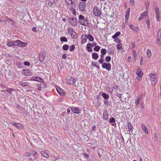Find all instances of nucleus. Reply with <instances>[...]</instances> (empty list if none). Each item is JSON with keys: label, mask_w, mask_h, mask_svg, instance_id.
Here are the masks:
<instances>
[{"label": "nucleus", "mask_w": 161, "mask_h": 161, "mask_svg": "<svg viewBox=\"0 0 161 161\" xmlns=\"http://www.w3.org/2000/svg\"><path fill=\"white\" fill-rule=\"evenodd\" d=\"M78 21L81 25L85 26H88L89 24L87 19L85 18L84 16L82 15H79Z\"/></svg>", "instance_id": "1"}, {"label": "nucleus", "mask_w": 161, "mask_h": 161, "mask_svg": "<svg viewBox=\"0 0 161 161\" xmlns=\"http://www.w3.org/2000/svg\"><path fill=\"white\" fill-rule=\"evenodd\" d=\"M151 84L153 86H155L158 80L157 76L156 75L153 74H150L149 75Z\"/></svg>", "instance_id": "2"}, {"label": "nucleus", "mask_w": 161, "mask_h": 161, "mask_svg": "<svg viewBox=\"0 0 161 161\" xmlns=\"http://www.w3.org/2000/svg\"><path fill=\"white\" fill-rule=\"evenodd\" d=\"M67 30L68 32L71 35V37L74 39H75L77 37V35L75 31L73 28L70 27H68Z\"/></svg>", "instance_id": "3"}, {"label": "nucleus", "mask_w": 161, "mask_h": 161, "mask_svg": "<svg viewBox=\"0 0 161 161\" xmlns=\"http://www.w3.org/2000/svg\"><path fill=\"white\" fill-rule=\"evenodd\" d=\"M46 55V53L44 51H41L38 57L39 60L41 62H42L45 57Z\"/></svg>", "instance_id": "4"}, {"label": "nucleus", "mask_w": 161, "mask_h": 161, "mask_svg": "<svg viewBox=\"0 0 161 161\" xmlns=\"http://www.w3.org/2000/svg\"><path fill=\"white\" fill-rule=\"evenodd\" d=\"M86 6V3L85 2H80L79 4V9L81 11L85 10Z\"/></svg>", "instance_id": "5"}, {"label": "nucleus", "mask_w": 161, "mask_h": 161, "mask_svg": "<svg viewBox=\"0 0 161 161\" xmlns=\"http://www.w3.org/2000/svg\"><path fill=\"white\" fill-rule=\"evenodd\" d=\"M69 22L73 26H75L77 24V19L75 17L69 18Z\"/></svg>", "instance_id": "6"}, {"label": "nucleus", "mask_w": 161, "mask_h": 161, "mask_svg": "<svg viewBox=\"0 0 161 161\" xmlns=\"http://www.w3.org/2000/svg\"><path fill=\"white\" fill-rule=\"evenodd\" d=\"M102 66L103 68L105 69L108 71L110 70L111 68V65L110 63H104Z\"/></svg>", "instance_id": "7"}, {"label": "nucleus", "mask_w": 161, "mask_h": 161, "mask_svg": "<svg viewBox=\"0 0 161 161\" xmlns=\"http://www.w3.org/2000/svg\"><path fill=\"white\" fill-rule=\"evenodd\" d=\"M93 11L94 15L96 16H99L101 14V12L99 8L97 6L94 7Z\"/></svg>", "instance_id": "8"}, {"label": "nucleus", "mask_w": 161, "mask_h": 161, "mask_svg": "<svg viewBox=\"0 0 161 161\" xmlns=\"http://www.w3.org/2000/svg\"><path fill=\"white\" fill-rule=\"evenodd\" d=\"M155 12L156 20L157 21H159L160 19V14L159 8L158 7H156L155 8Z\"/></svg>", "instance_id": "9"}, {"label": "nucleus", "mask_w": 161, "mask_h": 161, "mask_svg": "<svg viewBox=\"0 0 161 161\" xmlns=\"http://www.w3.org/2000/svg\"><path fill=\"white\" fill-rule=\"evenodd\" d=\"M66 3L67 4V7L69 8L74 7L75 5L74 2H72V0H65Z\"/></svg>", "instance_id": "10"}, {"label": "nucleus", "mask_w": 161, "mask_h": 161, "mask_svg": "<svg viewBox=\"0 0 161 161\" xmlns=\"http://www.w3.org/2000/svg\"><path fill=\"white\" fill-rule=\"evenodd\" d=\"M157 37V44L160 45H161V29H159L158 31Z\"/></svg>", "instance_id": "11"}, {"label": "nucleus", "mask_w": 161, "mask_h": 161, "mask_svg": "<svg viewBox=\"0 0 161 161\" xmlns=\"http://www.w3.org/2000/svg\"><path fill=\"white\" fill-rule=\"evenodd\" d=\"M75 82V79L73 77H69L67 80L66 82L68 84L72 85Z\"/></svg>", "instance_id": "12"}, {"label": "nucleus", "mask_w": 161, "mask_h": 161, "mask_svg": "<svg viewBox=\"0 0 161 161\" xmlns=\"http://www.w3.org/2000/svg\"><path fill=\"white\" fill-rule=\"evenodd\" d=\"M109 116V114L108 111L106 109L104 110L103 115V119L105 120H107L108 119Z\"/></svg>", "instance_id": "13"}, {"label": "nucleus", "mask_w": 161, "mask_h": 161, "mask_svg": "<svg viewBox=\"0 0 161 161\" xmlns=\"http://www.w3.org/2000/svg\"><path fill=\"white\" fill-rule=\"evenodd\" d=\"M22 73L27 76H30L31 75V71L27 69H23L22 71Z\"/></svg>", "instance_id": "14"}, {"label": "nucleus", "mask_w": 161, "mask_h": 161, "mask_svg": "<svg viewBox=\"0 0 161 161\" xmlns=\"http://www.w3.org/2000/svg\"><path fill=\"white\" fill-rule=\"evenodd\" d=\"M130 12V8H128L125 12V22H128Z\"/></svg>", "instance_id": "15"}, {"label": "nucleus", "mask_w": 161, "mask_h": 161, "mask_svg": "<svg viewBox=\"0 0 161 161\" xmlns=\"http://www.w3.org/2000/svg\"><path fill=\"white\" fill-rule=\"evenodd\" d=\"M148 11L147 10H146L143 13H141L140 14V16L138 18L139 21H141L142 19L144 18L146 16L147 14Z\"/></svg>", "instance_id": "16"}, {"label": "nucleus", "mask_w": 161, "mask_h": 161, "mask_svg": "<svg viewBox=\"0 0 161 161\" xmlns=\"http://www.w3.org/2000/svg\"><path fill=\"white\" fill-rule=\"evenodd\" d=\"M15 46L16 45L17 46L22 47L25 46V43L23 42H21L19 40H17L15 41Z\"/></svg>", "instance_id": "17"}, {"label": "nucleus", "mask_w": 161, "mask_h": 161, "mask_svg": "<svg viewBox=\"0 0 161 161\" xmlns=\"http://www.w3.org/2000/svg\"><path fill=\"white\" fill-rule=\"evenodd\" d=\"M143 96V93H141L140 95L139 96L137 100L136 101L135 103L136 104V106L138 107L139 106V105L140 103V102Z\"/></svg>", "instance_id": "18"}, {"label": "nucleus", "mask_w": 161, "mask_h": 161, "mask_svg": "<svg viewBox=\"0 0 161 161\" xmlns=\"http://www.w3.org/2000/svg\"><path fill=\"white\" fill-rule=\"evenodd\" d=\"M71 111L75 113L79 114L80 113V111L79 108L77 107H71Z\"/></svg>", "instance_id": "19"}, {"label": "nucleus", "mask_w": 161, "mask_h": 161, "mask_svg": "<svg viewBox=\"0 0 161 161\" xmlns=\"http://www.w3.org/2000/svg\"><path fill=\"white\" fill-rule=\"evenodd\" d=\"M32 80L39 81L42 83L43 81V79L39 77L34 76L32 77Z\"/></svg>", "instance_id": "20"}, {"label": "nucleus", "mask_w": 161, "mask_h": 161, "mask_svg": "<svg viewBox=\"0 0 161 161\" xmlns=\"http://www.w3.org/2000/svg\"><path fill=\"white\" fill-rule=\"evenodd\" d=\"M141 127L144 132L146 134H148V131L147 128L144 124L142 123L141 124Z\"/></svg>", "instance_id": "21"}, {"label": "nucleus", "mask_w": 161, "mask_h": 161, "mask_svg": "<svg viewBox=\"0 0 161 161\" xmlns=\"http://www.w3.org/2000/svg\"><path fill=\"white\" fill-rule=\"evenodd\" d=\"M56 90L58 93L61 96H64L65 95V93L64 91L59 87L56 88Z\"/></svg>", "instance_id": "22"}, {"label": "nucleus", "mask_w": 161, "mask_h": 161, "mask_svg": "<svg viewBox=\"0 0 161 161\" xmlns=\"http://www.w3.org/2000/svg\"><path fill=\"white\" fill-rule=\"evenodd\" d=\"M81 38L82 39V43L84 44L86 43L87 40V36L86 34L83 35L82 37Z\"/></svg>", "instance_id": "23"}, {"label": "nucleus", "mask_w": 161, "mask_h": 161, "mask_svg": "<svg viewBox=\"0 0 161 161\" xmlns=\"http://www.w3.org/2000/svg\"><path fill=\"white\" fill-rule=\"evenodd\" d=\"M41 154L44 157L48 158H49V156L48 154L44 151H42L41 152Z\"/></svg>", "instance_id": "24"}, {"label": "nucleus", "mask_w": 161, "mask_h": 161, "mask_svg": "<svg viewBox=\"0 0 161 161\" xmlns=\"http://www.w3.org/2000/svg\"><path fill=\"white\" fill-rule=\"evenodd\" d=\"M87 38L90 42H93L94 41L93 37L90 34H88L87 35Z\"/></svg>", "instance_id": "25"}, {"label": "nucleus", "mask_w": 161, "mask_h": 161, "mask_svg": "<svg viewBox=\"0 0 161 161\" xmlns=\"http://www.w3.org/2000/svg\"><path fill=\"white\" fill-rule=\"evenodd\" d=\"M147 56L148 58H150L152 56V53L151 50L149 49H147Z\"/></svg>", "instance_id": "26"}, {"label": "nucleus", "mask_w": 161, "mask_h": 161, "mask_svg": "<svg viewBox=\"0 0 161 161\" xmlns=\"http://www.w3.org/2000/svg\"><path fill=\"white\" fill-rule=\"evenodd\" d=\"M136 74L137 75H143V73H142V70L140 69H138L136 71Z\"/></svg>", "instance_id": "27"}, {"label": "nucleus", "mask_w": 161, "mask_h": 161, "mask_svg": "<svg viewBox=\"0 0 161 161\" xmlns=\"http://www.w3.org/2000/svg\"><path fill=\"white\" fill-rule=\"evenodd\" d=\"M92 57L94 59L96 60L98 58V55L97 53H92Z\"/></svg>", "instance_id": "28"}, {"label": "nucleus", "mask_w": 161, "mask_h": 161, "mask_svg": "<svg viewBox=\"0 0 161 161\" xmlns=\"http://www.w3.org/2000/svg\"><path fill=\"white\" fill-rule=\"evenodd\" d=\"M7 45L9 47H12L13 46H15V41L13 42L9 41Z\"/></svg>", "instance_id": "29"}, {"label": "nucleus", "mask_w": 161, "mask_h": 161, "mask_svg": "<svg viewBox=\"0 0 161 161\" xmlns=\"http://www.w3.org/2000/svg\"><path fill=\"white\" fill-rule=\"evenodd\" d=\"M128 126L129 131H132L133 130V126H132L131 124L130 123H128Z\"/></svg>", "instance_id": "30"}, {"label": "nucleus", "mask_w": 161, "mask_h": 161, "mask_svg": "<svg viewBox=\"0 0 161 161\" xmlns=\"http://www.w3.org/2000/svg\"><path fill=\"white\" fill-rule=\"evenodd\" d=\"M11 124L13 125L16 126V127L19 128L21 126V124L19 123H16L14 122H12Z\"/></svg>", "instance_id": "31"}, {"label": "nucleus", "mask_w": 161, "mask_h": 161, "mask_svg": "<svg viewBox=\"0 0 161 161\" xmlns=\"http://www.w3.org/2000/svg\"><path fill=\"white\" fill-rule=\"evenodd\" d=\"M108 52L109 54H113L114 51L113 49L111 48H108Z\"/></svg>", "instance_id": "32"}, {"label": "nucleus", "mask_w": 161, "mask_h": 161, "mask_svg": "<svg viewBox=\"0 0 161 161\" xmlns=\"http://www.w3.org/2000/svg\"><path fill=\"white\" fill-rule=\"evenodd\" d=\"M102 97L105 99H108L109 97L108 95L107 94L105 93H103L102 94Z\"/></svg>", "instance_id": "33"}, {"label": "nucleus", "mask_w": 161, "mask_h": 161, "mask_svg": "<svg viewBox=\"0 0 161 161\" xmlns=\"http://www.w3.org/2000/svg\"><path fill=\"white\" fill-rule=\"evenodd\" d=\"M120 34V32H117L112 36V37L114 39L117 38Z\"/></svg>", "instance_id": "34"}, {"label": "nucleus", "mask_w": 161, "mask_h": 161, "mask_svg": "<svg viewBox=\"0 0 161 161\" xmlns=\"http://www.w3.org/2000/svg\"><path fill=\"white\" fill-rule=\"evenodd\" d=\"M122 45L121 43H118L117 44L116 46L117 49L118 50H119L122 48Z\"/></svg>", "instance_id": "35"}, {"label": "nucleus", "mask_w": 161, "mask_h": 161, "mask_svg": "<svg viewBox=\"0 0 161 161\" xmlns=\"http://www.w3.org/2000/svg\"><path fill=\"white\" fill-rule=\"evenodd\" d=\"M63 49L64 50H67L69 49V46L67 44H65L62 47Z\"/></svg>", "instance_id": "36"}, {"label": "nucleus", "mask_w": 161, "mask_h": 161, "mask_svg": "<svg viewBox=\"0 0 161 161\" xmlns=\"http://www.w3.org/2000/svg\"><path fill=\"white\" fill-rule=\"evenodd\" d=\"M69 9L71 11H72V14L73 15H75L76 14V10L74 8V7H71V8H70Z\"/></svg>", "instance_id": "37"}, {"label": "nucleus", "mask_w": 161, "mask_h": 161, "mask_svg": "<svg viewBox=\"0 0 161 161\" xmlns=\"http://www.w3.org/2000/svg\"><path fill=\"white\" fill-rule=\"evenodd\" d=\"M101 53L103 55H105L107 53V50L104 48L102 49L101 50Z\"/></svg>", "instance_id": "38"}, {"label": "nucleus", "mask_w": 161, "mask_h": 161, "mask_svg": "<svg viewBox=\"0 0 161 161\" xmlns=\"http://www.w3.org/2000/svg\"><path fill=\"white\" fill-rule=\"evenodd\" d=\"M109 122V123H110L115 122V119L113 117H111V118H110Z\"/></svg>", "instance_id": "39"}, {"label": "nucleus", "mask_w": 161, "mask_h": 161, "mask_svg": "<svg viewBox=\"0 0 161 161\" xmlns=\"http://www.w3.org/2000/svg\"><path fill=\"white\" fill-rule=\"evenodd\" d=\"M100 49V47L99 46H96L94 48L93 50L96 52L98 51Z\"/></svg>", "instance_id": "40"}, {"label": "nucleus", "mask_w": 161, "mask_h": 161, "mask_svg": "<svg viewBox=\"0 0 161 161\" xmlns=\"http://www.w3.org/2000/svg\"><path fill=\"white\" fill-rule=\"evenodd\" d=\"M111 60V57L109 56H107L105 59L106 62H109Z\"/></svg>", "instance_id": "41"}, {"label": "nucleus", "mask_w": 161, "mask_h": 161, "mask_svg": "<svg viewBox=\"0 0 161 161\" xmlns=\"http://www.w3.org/2000/svg\"><path fill=\"white\" fill-rule=\"evenodd\" d=\"M60 41L61 42H67V39L65 37H61L60 39Z\"/></svg>", "instance_id": "42"}, {"label": "nucleus", "mask_w": 161, "mask_h": 161, "mask_svg": "<svg viewBox=\"0 0 161 161\" xmlns=\"http://www.w3.org/2000/svg\"><path fill=\"white\" fill-rule=\"evenodd\" d=\"M139 28L138 27H134L132 30L134 32H137L139 30Z\"/></svg>", "instance_id": "43"}, {"label": "nucleus", "mask_w": 161, "mask_h": 161, "mask_svg": "<svg viewBox=\"0 0 161 161\" xmlns=\"http://www.w3.org/2000/svg\"><path fill=\"white\" fill-rule=\"evenodd\" d=\"M2 19L3 20V22H5L7 21L8 20L10 19L7 17H2Z\"/></svg>", "instance_id": "44"}, {"label": "nucleus", "mask_w": 161, "mask_h": 161, "mask_svg": "<svg viewBox=\"0 0 161 161\" xmlns=\"http://www.w3.org/2000/svg\"><path fill=\"white\" fill-rule=\"evenodd\" d=\"M20 84L23 86H26L28 85V83L26 81L21 82L20 83Z\"/></svg>", "instance_id": "45"}, {"label": "nucleus", "mask_w": 161, "mask_h": 161, "mask_svg": "<svg viewBox=\"0 0 161 161\" xmlns=\"http://www.w3.org/2000/svg\"><path fill=\"white\" fill-rule=\"evenodd\" d=\"M146 23L147 25V27L148 29H149L150 28V21L149 20H147L146 22Z\"/></svg>", "instance_id": "46"}, {"label": "nucleus", "mask_w": 161, "mask_h": 161, "mask_svg": "<svg viewBox=\"0 0 161 161\" xmlns=\"http://www.w3.org/2000/svg\"><path fill=\"white\" fill-rule=\"evenodd\" d=\"M75 48V46L74 45H72L71 46H70L69 47V50L71 52H72L73 51L74 49Z\"/></svg>", "instance_id": "47"}, {"label": "nucleus", "mask_w": 161, "mask_h": 161, "mask_svg": "<svg viewBox=\"0 0 161 161\" xmlns=\"http://www.w3.org/2000/svg\"><path fill=\"white\" fill-rule=\"evenodd\" d=\"M114 41L115 42L118 43H120L121 42V40L118 38H115Z\"/></svg>", "instance_id": "48"}, {"label": "nucleus", "mask_w": 161, "mask_h": 161, "mask_svg": "<svg viewBox=\"0 0 161 161\" xmlns=\"http://www.w3.org/2000/svg\"><path fill=\"white\" fill-rule=\"evenodd\" d=\"M86 50L89 52H91L92 51V50L91 47H86Z\"/></svg>", "instance_id": "49"}, {"label": "nucleus", "mask_w": 161, "mask_h": 161, "mask_svg": "<svg viewBox=\"0 0 161 161\" xmlns=\"http://www.w3.org/2000/svg\"><path fill=\"white\" fill-rule=\"evenodd\" d=\"M133 56H134V58H135L137 56V54L136 52V51L135 50H133Z\"/></svg>", "instance_id": "50"}, {"label": "nucleus", "mask_w": 161, "mask_h": 161, "mask_svg": "<svg viewBox=\"0 0 161 161\" xmlns=\"http://www.w3.org/2000/svg\"><path fill=\"white\" fill-rule=\"evenodd\" d=\"M24 64L26 66H30V63L28 61H25L24 62Z\"/></svg>", "instance_id": "51"}, {"label": "nucleus", "mask_w": 161, "mask_h": 161, "mask_svg": "<svg viewBox=\"0 0 161 161\" xmlns=\"http://www.w3.org/2000/svg\"><path fill=\"white\" fill-rule=\"evenodd\" d=\"M104 59H102L100 58L98 60V62L99 64H103Z\"/></svg>", "instance_id": "52"}, {"label": "nucleus", "mask_w": 161, "mask_h": 161, "mask_svg": "<svg viewBox=\"0 0 161 161\" xmlns=\"http://www.w3.org/2000/svg\"><path fill=\"white\" fill-rule=\"evenodd\" d=\"M143 57H141L140 58V64L141 65H142L143 64Z\"/></svg>", "instance_id": "53"}, {"label": "nucleus", "mask_w": 161, "mask_h": 161, "mask_svg": "<svg viewBox=\"0 0 161 161\" xmlns=\"http://www.w3.org/2000/svg\"><path fill=\"white\" fill-rule=\"evenodd\" d=\"M16 63L18 66V67L19 68H20L21 67V66L22 64V63L20 62H17Z\"/></svg>", "instance_id": "54"}, {"label": "nucleus", "mask_w": 161, "mask_h": 161, "mask_svg": "<svg viewBox=\"0 0 161 161\" xmlns=\"http://www.w3.org/2000/svg\"><path fill=\"white\" fill-rule=\"evenodd\" d=\"M17 108L19 110H21L22 109V106L20 105H17Z\"/></svg>", "instance_id": "55"}, {"label": "nucleus", "mask_w": 161, "mask_h": 161, "mask_svg": "<svg viewBox=\"0 0 161 161\" xmlns=\"http://www.w3.org/2000/svg\"><path fill=\"white\" fill-rule=\"evenodd\" d=\"M130 4L132 5H133L135 4V1L134 0H130Z\"/></svg>", "instance_id": "56"}, {"label": "nucleus", "mask_w": 161, "mask_h": 161, "mask_svg": "<svg viewBox=\"0 0 161 161\" xmlns=\"http://www.w3.org/2000/svg\"><path fill=\"white\" fill-rule=\"evenodd\" d=\"M94 65L96 67H97L98 68H99V65L97 63H96L94 64Z\"/></svg>", "instance_id": "57"}, {"label": "nucleus", "mask_w": 161, "mask_h": 161, "mask_svg": "<svg viewBox=\"0 0 161 161\" xmlns=\"http://www.w3.org/2000/svg\"><path fill=\"white\" fill-rule=\"evenodd\" d=\"M149 3H148L146 4V10H147L148 11V8H149Z\"/></svg>", "instance_id": "58"}, {"label": "nucleus", "mask_w": 161, "mask_h": 161, "mask_svg": "<svg viewBox=\"0 0 161 161\" xmlns=\"http://www.w3.org/2000/svg\"><path fill=\"white\" fill-rule=\"evenodd\" d=\"M96 126H95V125L93 126L92 127V131H96Z\"/></svg>", "instance_id": "59"}, {"label": "nucleus", "mask_w": 161, "mask_h": 161, "mask_svg": "<svg viewBox=\"0 0 161 161\" xmlns=\"http://www.w3.org/2000/svg\"><path fill=\"white\" fill-rule=\"evenodd\" d=\"M129 26L130 27V28L132 30L133 29V28L134 27L133 25L130 24H129Z\"/></svg>", "instance_id": "60"}, {"label": "nucleus", "mask_w": 161, "mask_h": 161, "mask_svg": "<svg viewBox=\"0 0 161 161\" xmlns=\"http://www.w3.org/2000/svg\"><path fill=\"white\" fill-rule=\"evenodd\" d=\"M142 75H137V76L136 77V79L138 80H141L142 78Z\"/></svg>", "instance_id": "61"}, {"label": "nucleus", "mask_w": 161, "mask_h": 161, "mask_svg": "<svg viewBox=\"0 0 161 161\" xmlns=\"http://www.w3.org/2000/svg\"><path fill=\"white\" fill-rule=\"evenodd\" d=\"M25 155L26 157H30L31 156V154L30 153H26Z\"/></svg>", "instance_id": "62"}, {"label": "nucleus", "mask_w": 161, "mask_h": 161, "mask_svg": "<svg viewBox=\"0 0 161 161\" xmlns=\"http://www.w3.org/2000/svg\"><path fill=\"white\" fill-rule=\"evenodd\" d=\"M92 44V47H96L97 45L96 42H93Z\"/></svg>", "instance_id": "63"}, {"label": "nucleus", "mask_w": 161, "mask_h": 161, "mask_svg": "<svg viewBox=\"0 0 161 161\" xmlns=\"http://www.w3.org/2000/svg\"><path fill=\"white\" fill-rule=\"evenodd\" d=\"M36 27H33L32 29V30L34 32H36Z\"/></svg>", "instance_id": "64"}]
</instances>
